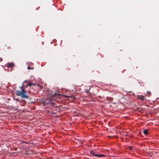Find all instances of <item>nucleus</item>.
Returning a JSON list of instances; mask_svg holds the SVG:
<instances>
[{
  "instance_id": "nucleus-2",
  "label": "nucleus",
  "mask_w": 159,
  "mask_h": 159,
  "mask_svg": "<svg viewBox=\"0 0 159 159\" xmlns=\"http://www.w3.org/2000/svg\"><path fill=\"white\" fill-rule=\"evenodd\" d=\"M7 66L8 68H12L14 66V64L13 63H8L7 64Z\"/></svg>"
},
{
  "instance_id": "nucleus-13",
  "label": "nucleus",
  "mask_w": 159,
  "mask_h": 159,
  "mask_svg": "<svg viewBox=\"0 0 159 159\" xmlns=\"http://www.w3.org/2000/svg\"><path fill=\"white\" fill-rule=\"evenodd\" d=\"M17 100H18V101L20 102V100H19L18 99H17Z\"/></svg>"
},
{
  "instance_id": "nucleus-7",
  "label": "nucleus",
  "mask_w": 159,
  "mask_h": 159,
  "mask_svg": "<svg viewBox=\"0 0 159 159\" xmlns=\"http://www.w3.org/2000/svg\"><path fill=\"white\" fill-rule=\"evenodd\" d=\"M90 153L91 154L94 155L95 156V155H96L97 154H95V152L93 151H90Z\"/></svg>"
},
{
  "instance_id": "nucleus-1",
  "label": "nucleus",
  "mask_w": 159,
  "mask_h": 159,
  "mask_svg": "<svg viewBox=\"0 0 159 159\" xmlns=\"http://www.w3.org/2000/svg\"><path fill=\"white\" fill-rule=\"evenodd\" d=\"M24 85V84H23L20 87V88L22 89L21 91L19 90L16 91V95L18 96H20L22 98L29 99L30 98V97L27 95V91L25 90L23 88Z\"/></svg>"
},
{
  "instance_id": "nucleus-8",
  "label": "nucleus",
  "mask_w": 159,
  "mask_h": 159,
  "mask_svg": "<svg viewBox=\"0 0 159 159\" xmlns=\"http://www.w3.org/2000/svg\"><path fill=\"white\" fill-rule=\"evenodd\" d=\"M27 68L28 70L33 69V68H31L30 66H28L27 67Z\"/></svg>"
},
{
  "instance_id": "nucleus-5",
  "label": "nucleus",
  "mask_w": 159,
  "mask_h": 159,
  "mask_svg": "<svg viewBox=\"0 0 159 159\" xmlns=\"http://www.w3.org/2000/svg\"><path fill=\"white\" fill-rule=\"evenodd\" d=\"M95 156L99 157H102L105 156V155L102 154H100L98 155H95Z\"/></svg>"
},
{
  "instance_id": "nucleus-4",
  "label": "nucleus",
  "mask_w": 159,
  "mask_h": 159,
  "mask_svg": "<svg viewBox=\"0 0 159 159\" xmlns=\"http://www.w3.org/2000/svg\"><path fill=\"white\" fill-rule=\"evenodd\" d=\"M143 133L145 135H147L148 134V129H144L143 131Z\"/></svg>"
},
{
  "instance_id": "nucleus-11",
  "label": "nucleus",
  "mask_w": 159,
  "mask_h": 159,
  "mask_svg": "<svg viewBox=\"0 0 159 159\" xmlns=\"http://www.w3.org/2000/svg\"><path fill=\"white\" fill-rule=\"evenodd\" d=\"M73 99H74V100L75 99V97H73ZM73 100H74L73 99Z\"/></svg>"
},
{
  "instance_id": "nucleus-3",
  "label": "nucleus",
  "mask_w": 159,
  "mask_h": 159,
  "mask_svg": "<svg viewBox=\"0 0 159 159\" xmlns=\"http://www.w3.org/2000/svg\"><path fill=\"white\" fill-rule=\"evenodd\" d=\"M146 96V95L145 96H143V95H141L140 96H138V97L139 98L141 99L142 101H143L145 100V96Z\"/></svg>"
},
{
  "instance_id": "nucleus-12",
  "label": "nucleus",
  "mask_w": 159,
  "mask_h": 159,
  "mask_svg": "<svg viewBox=\"0 0 159 159\" xmlns=\"http://www.w3.org/2000/svg\"><path fill=\"white\" fill-rule=\"evenodd\" d=\"M137 66H136V68L137 69Z\"/></svg>"
},
{
  "instance_id": "nucleus-10",
  "label": "nucleus",
  "mask_w": 159,
  "mask_h": 159,
  "mask_svg": "<svg viewBox=\"0 0 159 159\" xmlns=\"http://www.w3.org/2000/svg\"><path fill=\"white\" fill-rule=\"evenodd\" d=\"M147 93H148V94H150V92H148Z\"/></svg>"
},
{
  "instance_id": "nucleus-9",
  "label": "nucleus",
  "mask_w": 159,
  "mask_h": 159,
  "mask_svg": "<svg viewBox=\"0 0 159 159\" xmlns=\"http://www.w3.org/2000/svg\"><path fill=\"white\" fill-rule=\"evenodd\" d=\"M133 147H131V146H129V149H130V150H132L133 148Z\"/></svg>"
},
{
  "instance_id": "nucleus-14",
  "label": "nucleus",
  "mask_w": 159,
  "mask_h": 159,
  "mask_svg": "<svg viewBox=\"0 0 159 159\" xmlns=\"http://www.w3.org/2000/svg\"><path fill=\"white\" fill-rule=\"evenodd\" d=\"M2 59H1V61H2Z\"/></svg>"
},
{
  "instance_id": "nucleus-6",
  "label": "nucleus",
  "mask_w": 159,
  "mask_h": 159,
  "mask_svg": "<svg viewBox=\"0 0 159 159\" xmlns=\"http://www.w3.org/2000/svg\"><path fill=\"white\" fill-rule=\"evenodd\" d=\"M34 85H35V84L29 82L27 84V86H31Z\"/></svg>"
}]
</instances>
